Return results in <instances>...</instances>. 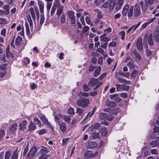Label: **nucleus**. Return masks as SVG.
<instances>
[{"mask_svg":"<svg viewBox=\"0 0 159 159\" xmlns=\"http://www.w3.org/2000/svg\"><path fill=\"white\" fill-rule=\"evenodd\" d=\"M25 25L26 28V30L27 34H29L30 32L29 27L28 23L26 22L25 24Z\"/></svg>","mask_w":159,"mask_h":159,"instance_id":"obj_58","label":"nucleus"},{"mask_svg":"<svg viewBox=\"0 0 159 159\" xmlns=\"http://www.w3.org/2000/svg\"><path fill=\"white\" fill-rule=\"evenodd\" d=\"M18 125L16 123H14L10 126L9 132L10 134H14L16 132Z\"/></svg>","mask_w":159,"mask_h":159,"instance_id":"obj_5","label":"nucleus"},{"mask_svg":"<svg viewBox=\"0 0 159 159\" xmlns=\"http://www.w3.org/2000/svg\"><path fill=\"white\" fill-rule=\"evenodd\" d=\"M30 61V60L28 59V57H25L24 59V64L25 65H27L29 64Z\"/></svg>","mask_w":159,"mask_h":159,"instance_id":"obj_59","label":"nucleus"},{"mask_svg":"<svg viewBox=\"0 0 159 159\" xmlns=\"http://www.w3.org/2000/svg\"><path fill=\"white\" fill-rule=\"evenodd\" d=\"M107 106L110 107H113L116 106V103L113 101L109 100H107L106 102Z\"/></svg>","mask_w":159,"mask_h":159,"instance_id":"obj_15","label":"nucleus"},{"mask_svg":"<svg viewBox=\"0 0 159 159\" xmlns=\"http://www.w3.org/2000/svg\"><path fill=\"white\" fill-rule=\"evenodd\" d=\"M27 121L26 120L23 121L19 124V129L20 130H24L26 129Z\"/></svg>","mask_w":159,"mask_h":159,"instance_id":"obj_9","label":"nucleus"},{"mask_svg":"<svg viewBox=\"0 0 159 159\" xmlns=\"http://www.w3.org/2000/svg\"><path fill=\"white\" fill-rule=\"evenodd\" d=\"M156 28V30L153 34V37L154 40L156 42H159V29Z\"/></svg>","mask_w":159,"mask_h":159,"instance_id":"obj_8","label":"nucleus"},{"mask_svg":"<svg viewBox=\"0 0 159 159\" xmlns=\"http://www.w3.org/2000/svg\"><path fill=\"white\" fill-rule=\"evenodd\" d=\"M96 52H93L92 53V56H98L99 55L98 53V52L100 53H102L103 54V50H96Z\"/></svg>","mask_w":159,"mask_h":159,"instance_id":"obj_42","label":"nucleus"},{"mask_svg":"<svg viewBox=\"0 0 159 159\" xmlns=\"http://www.w3.org/2000/svg\"><path fill=\"white\" fill-rule=\"evenodd\" d=\"M96 110V108L94 107L93 108L92 111L89 112L87 115V116H85L84 119L86 120L88 118L92 116L94 114L95 110Z\"/></svg>","mask_w":159,"mask_h":159,"instance_id":"obj_17","label":"nucleus"},{"mask_svg":"<svg viewBox=\"0 0 159 159\" xmlns=\"http://www.w3.org/2000/svg\"><path fill=\"white\" fill-rule=\"evenodd\" d=\"M118 74H117L116 75V77L117 79L118 80L119 82L121 83H126L127 84H129L130 81H126L124 79H121L119 77H118Z\"/></svg>","mask_w":159,"mask_h":159,"instance_id":"obj_21","label":"nucleus"},{"mask_svg":"<svg viewBox=\"0 0 159 159\" xmlns=\"http://www.w3.org/2000/svg\"><path fill=\"white\" fill-rule=\"evenodd\" d=\"M105 111L107 112L105 113H102L100 114L99 117L102 119H106L108 120H111L113 117L111 115V110L109 109H107L104 110Z\"/></svg>","mask_w":159,"mask_h":159,"instance_id":"obj_2","label":"nucleus"},{"mask_svg":"<svg viewBox=\"0 0 159 159\" xmlns=\"http://www.w3.org/2000/svg\"><path fill=\"white\" fill-rule=\"evenodd\" d=\"M36 125L32 121L30 123V125L28 126V130L29 131H32L36 129Z\"/></svg>","mask_w":159,"mask_h":159,"instance_id":"obj_20","label":"nucleus"},{"mask_svg":"<svg viewBox=\"0 0 159 159\" xmlns=\"http://www.w3.org/2000/svg\"><path fill=\"white\" fill-rule=\"evenodd\" d=\"M60 5H62L59 3V1L58 0H55L54 2L52 7L56 8L60 7Z\"/></svg>","mask_w":159,"mask_h":159,"instance_id":"obj_33","label":"nucleus"},{"mask_svg":"<svg viewBox=\"0 0 159 159\" xmlns=\"http://www.w3.org/2000/svg\"><path fill=\"white\" fill-rule=\"evenodd\" d=\"M37 152V149L36 147L32 148L28 154V157L30 159L33 158L35 154Z\"/></svg>","mask_w":159,"mask_h":159,"instance_id":"obj_6","label":"nucleus"},{"mask_svg":"<svg viewBox=\"0 0 159 159\" xmlns=\"http://www.w3.org/2000/svg\"><path fill=\"white\" fill-rule=\"evenodd\" d=\"M67 15L69 18L75 17V12L72 10L69 11L67 13Z\"/></svg>","mask_w":159,"mask_h":159,"instance_id":"obj_23","label":"nucleus"},{"mask_svg":"<svg viewBox=\"0 0 159 159\" xmlns=\"http://www.w3.org/2000/svg\"><path fill=\"white\" fill-rule=\"evenodd\" d=\"M89 103L88 98H83L79 99L76 102L77 105L79 107H86Z\"/></svg>","mask_w":159,"mask_h":159,"instance_id":"obj_3","label":"nucleus"},{"mask_svg":"<svg viewBox=\"0 0 159 159\" xmlns=\"http://www.w3.org/2000/svg\"><path fill=\"white\" fill-rule=\"evenodd\" d=\"M70 21V23L71 24H75V16L73 17H71L69 18Z\"/></svg>","mask_w":159,"mask_h":159,"instance_id":"obj_49","label":"nucleus"},{"mask_svg":"<svg viewBox=\"0 0 159 159\" xmlns=\"http://www.w3.org/2000/svg\"><path fill=\"white\" fill-rule=\"evenodd\" d=\"M145 2L147 6H150L154 3L153 0H145Z\"/></svg>","mask_w":159,"mask_h":159,"instance_id":"obj_36","label":"nucleus"},{"mask_svg":"<svg viewBox=\"0 0 159 159\" xmlns=\"http://www.w3.org/2000/svg\"><path fill=\"white\" fill-rule=\"evenodd\" d=\"M142 39L139 38L136 42V45L138 50H142L143 46L142 45Z\"/></svg>","mask_w":159,"mask_h":159,"instance_id":"obj_11","label":"nucleus"},{"mask_svg":"<svg viewBox=\"0 0 159 159\" xmlns=\"http://www.w3.org/2000/svg\"><path fill=\"white\" fill-rule=\"evenodd\" d=\"M97 144L95 142H90L89 143V148H93L96 146Z\"/></svg>","mask_w":159,"mask_h":159,"instance_id":"obj_35","label":"nucleus"},{"mask_svg":"<svg viewBox=\"0 0 159 159\" xmlns=\"http://www.w3.org/2000/svg\"><path fill=\"white\" fill-rule=\"evenodd\" d=\"M111 111L112 114L116 115L119 112V110L118 109L114 108L112 109V110H111Z\"/></svg>","mask_w":159,"mask_h":159,"instance_id":"obj_47","label":"nucleus"},{"mask_svg":"<svg viewBox=\"0 0 159 159\" xmlns=\"http://www.w3.org/2000/svg\"><path fill=\"white\" fill-rule=\"evenodd\" d=\"M98 80L94 78L91 79L89 82V85L90 86H94L98 83Z\"/></svg>","mask_w":159,"mask_h":159,"instance_id":"obj_13","label":"nucleus"},{"mask_svg":"<svg viewBox=\"0 0 159 159\" xmlns=\"http://www.w3.org/2000/svg\"><path fill=\"white\" fill-rule=\"evenodd\" d=\"M141 22L140 21L138 22V23L135 25H133L132 26H134L133 31L136 30L139 26L141 24Z\"/></svg>","mask_w":159,"mask_h":159,"instance_id":"obj_52","label":"nucleus"},{"mask_svg":"<svg viewBox=\"0 0 159 159\" xmlns=\"http://www.w3.org/2000/svg\"><path fill=\"white\" fill-rule=\"evenodd\" d=\"M3 8L5 10L4 11L7 14V15L9 14L10 9V6L8 5H5L3 6Z\"/></svg>","mask_w":159,"mask_h":159,"instance_id":"obj_39","label":"nucleus"},{"mask_svg":"<svg viewBox=\"0 0 159 159\" xmlns=\"http://www.w3.org/2000/svg\"><path fill=\"white\" fill-rule=\"evenodd\" d=\"M52 5V3H47L46 5V8L48 13H49Z\"/></svg>","mask_w":159,"mask_h":159,"instance_id":"obj_53","label":"nucleus"},{"mask_svg":"<svg viewBox=\"0 0 159 159\" xmlns=\"http://www.w3.org/2000/svg\"><path fill=\"white\" fill-rule=\"evenodd\" d=\"M117 0H108V2L109 4V8L110 10H112L114 7Z\"/></svg>","mask_w":159,"mask_h":159,"instance_id":"obj_10","label":"nucleus"},{"mask_svg":"<svg viewBox=\"0 0 159 159\" xmlns=\"http://www.w3.org/2000/svg\"><path fill=\"white\" fill-rule=\"evenodd\" d=\"M97 68L95 70L94 74V75L95 77H97L99 75L101 70L100 66L97 67Z\"/></svg>","mask_w":159,"mask_h":159,"instance_id":"obj_26","label":"nucleus"},{"mask_svg":"<svg viewBox=\"0 0 159 159\" xmlns=\"http://www.w3.org/2000/svg\"><path fill=\"white\" fill-rule=\"evenodd\" d=\"M148 25V24H147V23L146 22L144 23V24H143L140 27V30H142L143 29H144Z\"/></svg>","mask_w":159,"mask_h":159,"instance_id":"obj_57","label":"nucleus"},{"mask_svg":"<svg viewBox=\"0 0 159 159\" xmlns=\"http://www.w3.org/2000/svg\"><path fill=\"white\" fill-rule=\"evenodd\" d=\"M7 64H2L0 66V68L2 70H5L7 69Z\"/></svg>","mask_w":159,"mask_h":159,"instance_id":"obj_50","label":"nucleus"},{"mask_svg":"<svg viewBox=\"0 0 159 159\" xmlns=\"http://www.w3.org/2000/svg\"><path fill=\"white\" fill-rule=\"evenodd\" d=\"M6 56L8 58H12L14 57L13 54L11 52L10 50H6Z\"/></svg>","mask_w":159,"mask_h":159,"instance_id":"obj_34","label":"nucleus"},{"mask_svg":"<svg viewBox=\"0 0 159 159\" xmlns=\"http://www.w3.org/2000/svg\"><path fill=\"white\" fill-rule=\"evenodd\" d=\"M108 26L104 22L101 21L100 23V28H102L103 30Z\"/></svg>","mask_w":159,"mask_h":159,"instance_id":"obj_30","label":"nucleus"},{"mask_svg":"<svg viewBox=\"0 0 159 159\" xmlns=\"http://www.w3.org/2000/svg\"><path fill=\"white\" fill-rule=\"evenodd\" d=\"M127 66L130 69L133 68L134 67V65L132 62H129L128 63H127Z\"/></svg>","mask_w":159,"mask_h":159,"instance_id":"obj_55","label":"nucleus"},{"mask_svg":"<svg viewBox=\"0 0 159 159\" xmlns=\"http://www.w3.org/2000/svg\"><path fill=\"white\" fill-rule=\"evenodd\" d=\"M54 119L56 123L58 125L60 129L63 134L68 130L67 128L66 123L63 122H60V118L58 116H55Z\"/></svg>","mask_w":159,"mask_h":159,"instance_id":"obj_1","label":"nucleus"},{"mask_svg":"<svg viewBox=\"0 0 159 159\" xmlns=\"http://www.w3.org/2000/svg\"><path fill=\"white\" fill-rule=\"evenodd\" d=\"M40 119L42 121L44 124L48 126L52 130H53V128L51 124L49 122L47 119L46 118L45 116L43 115H42L40 116Z\"/></svg>","mask_w":159,"mask_h":159,"instance_id":"obj_4","label":"nucleus"},{"mask_svg":"<svg viewBox=\"0 0 159 159\" xmlns=\"http://www.w3.org/2000/svg\"><path fill=\"white\" fill-rule=\"evenodd\" d=\"M97 13V16L99 18H101L102 17V13L100 12L99 10L96 9L94 10Z\"/></svg>","mask_w":159,"mask_h":159,"instance_id":"obj_40","label":"nucleus"},{"mask_svg":"<svg viewBox=\"0 0 159 159\" xmlns=\"http://www.w3.org/2000/svg\"><path fill=\"white\" fill-rule=\"evenodd\" d=\"M40 156L39 157L38 159H47L48 156L44 153H40Z\"/></svg>","mask_w":159,"mask_h":159,"instance_id":"obj_28","label":"nucleus"},{"mask_svg":"<svg viewBox=\"0 0 159 159\" xmlns=\"http://www.w3.org/2000/svg\"><path fill=\"white\" fill-rule=\"evenodd\" d=\"M119 34L121 37V39L123 40L125 39V33L124 31H121L119 33Z\"/></svg>","mask_w":159,"mask_h":159,"instance_id":"obj_56","label":"nucleus"},{"mask_svg":"<svg viewBox=\"0 0 159 159\" xmlns=\"http://www.w3.org/2000/svg\"><path fill=\"white\" fill-rule=\"evenodd\" d=\"M116 89L118 91H121L123 89V86L119 84L116 85Z\"/></svg>","mask_w":159,"mask_h":159,"instance_id":"obj_48","label":"nucleus"},{"mask_svg":"<svg viewBox=\"0 0 159 159\" xmlns=\"http://www.w3.org/2000/svg\"><path fill=\"white\" fill-rule=\"evenodd\" d=\"M153 132L154 133H158L159 135V127L155 126L153 129Z\"/></svg>","mask_w":159,"mask_h":159,"instance_id":"obj_62","label":"nucleus"},{"mask_svg":"<svg viewBox=\"0 0 159 159\" xmlns=\"http://www.w3.org/2000/svg\"><path fill=\"white\" fill-rule=\"evenodd\" d=\"M7 73L5 70L0 71V80H2L3 78L6 75Z\"/></svg>","mask_w":159,"mask_h":159,"instance_id":"obj_38","label":"nucleus"},{"mask_svg":"<svg viewBox=\"0 0 159 159\" xmlns=\"http://www.w3.org/2000/svg\"><path fill=\"white\" fill-rule=\"evenodd\" d=\"M62 117V118L64 120L65 122L68 124H70V123L71 118L70 116L65 115L63 116Z\"/></svg>","mask_w":159,"mask_h":159,"instance_id":"obj_22","label":"nucleus"},{"mask_svg":"<svg viewBox=\"0 0 159 159\" xmlns=\"http://www.w3.org/2000/svg\"><path fill=\"white\" fill-rule=\"evenodd\" d=\"M77 113H78L79 115L83 116L84 115V111L81 108H78L76 109Z\"/></svg>","mask_w":159,"mask_h":159,"instance_id":"obj_32","label":"nucleus"},{"mask_svg":"<svg viewBox=\"0 0 159 159\" xmlns=\"http://www.w3.org/2000/svg\"><path fill=\"white\" fill-rule=\"evenodd\" d=\"M89 29V27L87 26H85L83 27L82 30V32L83 33H86Z\"/></svg>","mask_w":159,"mask_h":159,"instance_id":"obj_61","label":"nucleus"},{"mask_svg":"<svg viewBox=\"0 0 159 159\" xmlns=\"http://www.w3.org/2000/svg\"><path fill=\"white\" fill-rule=\"evenodd\" d=\"M140 5L141 6V8H142V10L143 11H146L147 9H148V6H147L146 5H145V6H143V2H140Z\"/></svg>","mask_w":159,"mask_h":159,"instance_id":"obj_46","label":"nucleus"},{"mask_svg":"<svg viewBox=\"0 0 159 159\" xmlns=\"http://www.w3.org/2000/svg\"><path fill=\"white\" fill-rule=\"evenodd\" d=\"M68 113L70 114H72V115H74L75 112H74V109L72 108H71L69 109L68 111Z\"/></svg>","mask_w":159,"mask_h":159,"instance_id":"obj_63","label":"nucleus"},{"mask_svg":"<svg viewBox=\"0 0 159 159\" xmlns=\"http://www.w3.org/2000/svg\"><path fill=\"white\" fill-rule=\"evenodd\" d=\"M34 121L36 122V124L38 125V126L41 127L42 126V124L41 123L40 121L37 118H35L34 119Z\"/></svg>","mask_w":159,"mask_h":159,"instance_id":"obj_45","label":"nucleus"},{"mask_svg":"<svg viewBox=\"0 0 159 159\" xmlns=\"http://www.w3.org/2000/svg\"><path fill=\"white\" fill-rule=\"evenodd\" d=\"M5 134V132L3 130H0V141L2 139Z\"/></svg>","mask_w":159,"mask_h":159,"instance_id":"obj_51","label":"nucleus"},{"mask_svg":"<svg viewBox=\"0 0 159 159\" xmlns=\"http://www.w3.org/2000/svg\"><path fill=\"white\" fill-rule=\"evenodd\" d=\"M48 151L47 148L45 147H43V148L40 149V150L38 152V154H39L40 153H48Z\"/></svg>","mask_w":159,"mask_h":159,"instance_id":"obj_37","label":"nucleus"},{"mask_svg":"<svg viewBox=\"0 0 159 159\" xmlns=\"http://www.w3.org/2000/svg\"><path fill=\"white\" fill-rule=\"evenodd\" d=\"M132 55L133 57L136 58L138 60H140L141 58V57L139 54L137 52L135 51H134L133 53H132Z\"/></svg>","mask_w":159,"mask_h":159,"instance_id":"obj_25","label":"nucleus"},{"mask_svg":"<svg viewBox=\"0 0 159 159\" xmlns=\"http://www.w3.org/2000/svg\"><path fill=\"white\" fill-rule=\"evenodd\" d=\"M138 75V71L136 70H134L131 74V76L135 78Z\"/></svg>","mask_w":159,"mask_h":159,"instance_id":"obj_64","label":"nucleus"},{"mask_svg":"<svg viewBox=\"0 0 159 159\" xmlns=\"http://www.w3.org/2000/svg\"><path fill=\"white\" fill-rule=\"evenodd\" d=\"M123 0H118L115 9L118 11L122 7L123 3Z\"/></svg>","mask_w":159,"mask_h":159,"instance_id":"obj_14","label":"nucleus"},{"mask_svg":"<svg viewBox=\"0 0 159 159\" xmlns=\"http://www.w3.org/2000/svg\"><path fill=\"white\" fill-rule=\"evenodd\" d=\"M157 140H155L149 143V144L152 147L157 146Z\"/></svg>","mask_w":159,"mask_h":159,"instance_id":"obj_44","label":"nucleus"},{"mask_svg":"<svg viewBox=\"0 0 159 159\" xmlns=\"http://www.w3.org/2000/svg\"><path fill=\"white\" fill-rule=\"evenodd\" d=\"M7 21L5 19L0 18V24H4L7 23Z\"/></svg>","mask_w":159,"mask_h":159,"instance_id":"obj_60","label":"nucleus"},{"mask_svg":"<svg viewBox=\"0 0 159 159\" xmlns=\"http://www.w3.org/2000/svg\"><path fill=\"white\" fill-rule=\"evenodd\" d=\"M57 9L56 14L58 17H59L62 13L64 9V7L63 5H60Z\"/></svg>","mask_w":159,"mask_h":159,"instance_id":"obj_12","label":"nucleus"},{"mask_svg":"<svg viewBox=\"0 0 159 159\" xmlns=\"http://www.w3.org/2000/svg\"><path fill=\"white\" fill-rule=\"evenodd\" d=\"M100 133L102 136H106L107 133V129L105 127L102 128L100 130Z\"/></svg>","mask_w":159,"mask_h":159,"instance_id":"obj_27","label":"nucleus"},{"mask_svg":"<svg viewBox=\"0 0 159 159\" xmlns=\"http://www.w3.org/2000/svg\"><path fill=\"white\" fill-rule=\"evenodd\" d=\"M133 6H130L128 9V16L129 17H131L133 14Z\"/></svg>","mask_w":159,"mask_h":159,"instance_id":"obj_24","label":"nucleus"},{"mask_svg":"<svg viewBox=\"0 0 159 159\" xmlns=\"http://www.w3.org/2000/svg\"><path fill=\"white\" fill-rule=\"evenodd\" d=\"M11 155V152L10 151L7 152L5 153V159H9Z\"/></svg>","mask_w":159,"mask_h":159,"instance_id":"obj_54","label":"nucleus"},{"mask_svg":"<svg viewBox=\"0 0 159 159\" xmlns=\"http://www.w3.org/2000/svg\"><path fill=\"white\" fill-rule=\"evenodd\" d=\"M148 42L149 44L152 45L153 44V42L152 39V35L151 34L148 37Z\"/></svg>","mask_w":159,"mask_h":159,"instance_id":"obj_43","label":"nucleus"},{"mask_svg":"<svg viewBox=\"0 0 159 159\" xmlns=\"http://www.w3.org/2000/svg\"><path fill=\"white\" fill-rule=\"evenodd\" d=\"M22 41V38L20 36H18L16 39V45L19 46L21 44Z\"/></svg>","mask_w":159,"mask_h":159,"instance_id":"obj_29","label":"nucleus"},{"mask_svg":"<svg viewBox=\"0 0 159 159\" xmlns=\"http://www.w3.org/2000/svg\"><path fill=\"white\" fill-rule=\"evenodd\" d=\"M66 15L64 14H62L60 17V22L61 24H64L66 21Z\"/></svg>","mask_w":159,"mask_h":159,"instance_id":"obj_19","label":"nucleus"},{"mask_svg":"<svg viewBox=\"0 0 159 159\" xmlns=\"http://www.w3.org/2000/svg\"><path fill=\"white\" fill-rule=\"evenodd\" d=\"M38 4L39 8V10L41 14L43 13V9L44 8V4L41 1H38Z\"/></svg>","mask_w":159,"mask_h":159,"instance_id":"obj_16","label":"nucleus"},{"mask_svg":"<svg viewBox=\"0 0 159 159\" xmlns=\"http://www.w3.org/2000/svg\"><path fill=\"white\" fill-rule=\"evenodd\" d=\"M44 21V17L43 13H42L40 15V25H41L43 24Z\"/></svg>","mask_w":159,"mask_h":159,"instance_id":"obj_41","label":"nucleus"},{"mask_svg":"<svg viewBox=\"0 0 159 159\" xmlns=\"http://www.w3.org/2000/svg\"><path fill=\"white\" fill-rule=\"evenodd\" d=\"M141 13L140 7L138 5H135L134 6V16L137 17Z\"/></svg>","mask_w":159,"mask_h":159,"instance_id":"obj_7","label":"nucleus"},{"mask_svg":"<svg viewBox=\"0 0 159 159\" xmlns=\"http://www.w3.org/2000/svg\"><path fill=\"white\" fill-rule=\"evenodd\" d=\"M84 155L86 158H88L93 157V154L91 152L89 151L85 152L84 154Z\"/></svg>","mask_w":159,"mask_h":159,"instance_id":"obj_31","label":"nucleus"},{"mask_svg":"<svg viewBox=\"0 0 159 159\" xmlns=\"http://www.w3.org/2000/svg\"><path fill=\"white\" fill-rule=\"evenodd\" d=\"M129 8V6L128 5H126L124 7L122 11V14L123 15H126Z\"/></svg>","mask_w":159,"mask_h":159,"instance_id":"obj_18","label":"nucleus"}]
</instances>
